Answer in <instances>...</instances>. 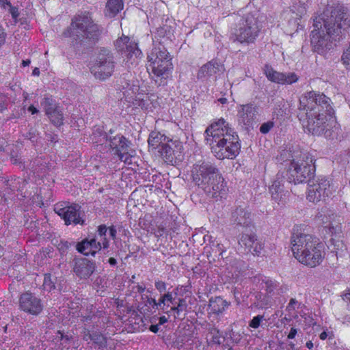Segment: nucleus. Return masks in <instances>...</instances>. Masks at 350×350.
Returning <instances> with one entry per match:
<instances>
[{
  "mask_svg": "<svg viewBox=\"0 0 350 350\" xmlns=\"http://www.w3.org/2000/svg\"><path fill=\"white\" fill-rule=\"evenodd\" d=\"M51 122L55 126H61L63 124L64 116L59 107L51 111L50 114H47Z\"/></svg>",
  "mask_w": 350,
  "mask_h": 350,
  "instance_id": "29",
  "label": "nucleus"
},
{
  "mask_svg": "<svg viewBox=\"0 0 350 350\" xmlns=\"http://www.w3.org/2000/svg\"><path fill=\"white\" fill-rule=\"evenodd\" d=\"M225 68L223 64L215 60H211L202 66L197 74V78L201 81H208L216 79V75L223 73Z\"/></svg>",
  "mask_w": 350,
  "mask_h": 350,
  "instance_id": "20",
  "label": "nucleus"
},
{
  "mask_svg": "<svg viewBox=\"0 0 350 350\" xmlns=\"http://www.w3.org/2000/svg\"><path fill=\"white\" fill-rule=\"evenodd\" d=\"M291 244L293 256L306 266L316 267L325 258V252L323 244L310 234L295 235L292 238Z\"/></svg>",
  "mask_w": 350,
  "mask_h": 350,
  "instance_id": "4",
  "label": "nucleus"
},
{
  "mask_svg": "<svg viewBox=\"0 0 350 350\" xmlns=\"http://www.w3.org/2000/svg\"><path fill=\"white\" fill-rule=\"evenodd\" d=\"M169 304H167L166 299L165 298V294L162 295L159 301H157V308L159 307L162 310H165V306L169 307Z\"/></svg>",
  "mask_w": 350,
  "mask_h": 350,
  "instance_id": "44",
  "label": "nucleus"
},
{
  "mask_svg": "<svg viewBox=\"0 0 350 350\" xmlns=\"http://www.w3.org/2000/svg\"><path fill=\"white\" fill-rule=\"evenodd\" d=\"M5 98L3 95H0V111H3L5 108Z\"/></svg>",
  "mask_w": 350,
  "mask_h": 350,
  "instance_id": "54",
  "label": "nucleus"
},
{
  "mask_svg": "<svg viewBox=\"0 0 350 350\" xmlns=\"http://www.w3.org/2000/svg\"><path fill=\"white\" fill-rule=\"evenodd\" d=\"M64 35L76 41L94 39L98 35V28L88 13H82L72 19L70 26L64 31Z\"/></svg>",
  "mask_w": 350,
  "mask_h": 350,
  "instance_id": "6",
  "label": "nucleus"
},
{
  "mask_svg": "<svg viewBox=\"0 0 350 350\" xmlns=\"http://www.w3.org/2000/svg\"><path fill=\"white\" fill-rule=\"evenodd\" d=\"M264 319L262 315H257L254 317L250 322V327L256 329L260 326L261 321Z\"/></svg>",
  "mask_w": 350,
  "mask_h": 350,
  "instance_id": "41",
  "label": "nucleus"
},
{
  "mask_svg": "<svg viewBox=\"0 0 350 350\" xmlns=\"http://www.w3.org/2000/svg\"><path fill=\"white\" fill-rule=\"evenodd\" d=\"M209 334L212 336L213 342L215 343H220V335L219 331L216 329H212L209 332Z\"/></svg>",
  "mask_w": 350,
  "mask_h": 350,
  "instance_id": "43",
  "label": "nucleus"
},
{
  "mask_svg": "<svg viewBox=\"0 0 350 350\" xmlns=\"http://www.w3.org/2000/svg\"><path fill=\"white\" fill-rule=\"evenodd\" d=\"M265 74L269 81L282 85H290L299 80L298 76L294 72H280L267 65L265 67Z\"/></svg>",
  "mask_w": 350,
  "mask_h": 350,
  "instance_id": "19",
  "label": "nucleus"
},
{
  "mask_svg": "<svg viewBox=\"0 0 350 350\" xmlns=\"http://www.w3.org/2000/svg\"><path fill=\"white\" fill-rule=\"evenodd\" d=\"M28 111L31 113V114H35L38 112V110L33 105H31L28 108Z\"/></svg>",
  "mask_w": 350,
  "mask_h": 350,
  "instance_id": "59",
  "label": "nucleus"
},
{
  "mask_svg": "<svg viewBox=\"0 0 350 350\" xmlns=\"http://www.w3.org/2000/svg\"><path fill=\"white\" fill-rule=\"evenodd\" d=\"M109 262L111 265H114L116 264V260L114 258H110L109 259Z\"/></svg>",
  "mask_w": 350,
  "mask_h": 350,
  "instance_id": "64",
  "label": "nucleus"
},
{
  "mask_svg": "<svg viewBox=\"0 0 350 350\" xmlns=\"http://www.w3.org/2000/svg\"><path fill=\"white\" fill-rule=\"evenodd\" d=\"M168 137L159 132H152L148 138V144L152 149L159 150Z\"/></svg>",
  "mask_w": 350,
  "mask_h": 350,
  "instance_id": "26",
  "label": "nucleus"
},
{
  "mask_svg": "<svg viewBox=\"0 0 350 350\" xmlns=\"http://www.w3.org/2000/svg\"><path fill=\"white\" fill-rule=\"evenodd\" d=\"M167 321H168V319L167 317H165V316H162V317H159L158 324L159 325H161L165 323L166 322H167Z\"/></svg>",
  "mask_w": 350,
  "mask_h": 350,
  "instance_id": "58",
  "label": "nucleus"
},
{
  "mask_svg": "<svg viewBox=\"0 0 350 350\" xmlns=\"http://www.w3.org/2000/svg\"><path fill=\"white\" fill-rule=\"evenodd\" d=\"M342 299L345 302L350 304V290H347L343 293Z\"/></svg>",
  "mask_w": 350,
  "mask_h": 350,
  "instance_id": "49",
  "label": "nucleus"
},
{
  "mask_svg": "<svg viewBox=\"0 0 350 350\" xmlns=\"http://www.w3.org/2000/svg\"><path fill=\"white\" fill-rule=\"evenodd\" d=\"M77 250L79 252L85 255H92L90 250V243L88 239H85L77 245Z\"/></svg>",
  "mask_w": 350,
  "mask_h": 350,
  "instance_id": "34",
  "label": "nucleus"
},
{
  "mask_svg": "<svg viewBox=\"0 0 350 350\" xmlns=\"http://www.w3.org/2000/svg\"><path fill=\"white\" fill-rule=\"evenodd\" d=\"M109 234L113 239L116 237V230L115 229L114 227L112 226L109 228Z\"/></svg>",
  "mask_w": 350,
  "mask_h": 350,
  "instance_id": "60",
  "label": "nucleus"
},
{
  "mask_svg": "<svg viewBox=\"0 0 350 350\" xmlns=\"http://www.w3.org/2000/svg\"><path fill=\"white\" fill-rule=\"evenodd\" d=\"M123 6L122 0H109L106 5L105 15L110 18L113 17L123 9Z\"/></svg>",
  "mask_w": 350,
  "mask_h": 350,
  "instance_id": "28",
  "label": "nucleus"
},
{
  "mask_svg": "<svg viewBox=\"0 0 350 350\" xmlns=\"http://www.w3.org/2000/svg\"><path fill=\"white\" fill-rule=\"evenodd\" d=\"M336 217V215L327 210L321 211L317 215V221L319 224L322 225L323 231L332 238L342 232L341 224Z\"/></svg>",
  "mask_w": 350,
  "mask_h": 350,
  "instance_id": "16",
  "label": "nucleus"
},
{
  "mask_svg": "<svg viewBox=\"0 0 350 350\" xmlns=\"http://www.w3.org/2000/svg\"><path fill=\"white\" fill-rule=\"evenodd\" d=\"M7 10L9 12V13L12 15V17L14 20V22L16 23L18 17L19 16L18 8L16 7H13L11 5Z\"/></svg>",
  "mask_w": 350,
  "mask_h": 350,
  "instance_id": "42",
  "label": "nucleus"
},
{
  "mask_svg": "<svg viewBox=\"0 0 350 350\" xmlns=\"http://www.w3.org/2000/svg\"><path fill=\"white\" fill-rule=\"evenodd\" d=\"M147 70L154 77L167 78L173 69L170 53L163 46L154 47L148 55Z\"/></svg>",
  "mask_w": 350,
  "mask_h": 350,
  "instance_id": "8",
  "label": "nucleus"
},
{
  "mask_svg": "<svg viewBox=\"0 0 350 350\" xmlns=\"http://www.w3.org/2000/svg\"><path fill=\"white\" fill-rule=\"evenodd\" d=\"M165 298L166 299V303L167 302H169V303H171L172 304H174V297L173 296V294L172 292H167L166 293H165Z\"/></svg>",
  "mask_w": 350,
  "mask_h": 350,
  "instance_id": "47",
  "label": "nucleus"
},
{
  "mask_svg": "<svg viewBox=\"0 0 350 350\" xmlns=\"http://www.w3.org/2000/svg\"><path fill=\"white\" fill-rule=\"evenodd\" d=\"M256 241L257 239L254 234H243L240 240V243L244 245L250 250Z\"/></svg>",
  "mask_w": 350,
  "mask_h": 350,
  "instance_id": "33",
  "label": "nucleus"
},
{
  "mask_svg": "<svg viewBox=\"0 0 350 350\" xmlns=\"http://www.w3.org/2000/svg\"><path fill=\"white\" fill-rule=\"evenodd\" d=\"M313 27L310 34L311 46L314 51L325 55L333 49L335 37L342 30L349 28L350 14L347 8L342 6L331 10L327 9L314 18Z\"/></svg>",
  "mask_w": 350,
  "mask_h": 350,
  "instance_id": "1",
  "label": "nucleus"
},
{
  "mask_svg": "<svg viewBox=\"0 0 350 350\" xmlns=\"http://www.w3.org/2000/svg\"><path fill=\"white\" fill-rule=\"evenodd\" d=\"M5 40V33L3 29L0 27V46L4 44Z\"/></svg>",
  "mask_w": 350,
  "mask_h": 350,
  "instance_id": "48",
  "label": "nucleus"
},
{
  "mask_svg": "<svg viewBox=\"0 0 350 350\" xmlns=\"http://www.w3.org/2000/svg\"><path fill=\"white\" fill-rule=\"evenodd\" d=\"M107 232V228L105 225H100L98 228V233L94 237L97 239H99L102 241L103 248H107L109 246V242L106 238V233Z\"/></svg>",
  "mask_w": 350,
  "mask_h": 350,
  "instance_id": "32",
  "label": "nucleus"
},
{
  "mask_svg": "<svg viewBox=\"0 0 350 350\" xmlns=\"http://www.w3.org/2000/svg\"><path fill=\"white\" fill-rule=\"evenodd\" d=\"M228 306L229 304L226 300L221 297H215L210 299L208 308L211 312L219 314L221 313Z\"/></svg>",
  "mask_w": 350,
  "mask_h": 350,
  "instance_id": "27",
  "label": "nucleus"
},
{
  "mask_svg": "<svg viewBox=\"0 0 350 350\" xmlns=\"http://www.w3.org/2000/svg\"><path fill=\"white\" fill-rule=\"evenodd\" d=\"M193 182L213 198L222 197L226 191V183L218 170L211 163L196 164L192 170Z\"/></svg>",
  "mask_w": 350,
  "mask_h": 350,
  "instance_id": "5",
  "label": "nucleus"
},
{
  "mask_svg": "<svg viewBox=\"0 0 350 350\" xmlns=\"http://www.w3.org/2000/svg\"><path fill=\"white\" fill-rule=\"evenodd\" d=\"M148 303L149 305L152 306V307H156L157 308V301H156L155 299H153V298L148 299Z\"/></svg>",
  "mask_w": 350,
  "mask_h": 350,
  "instance_id": "57",
  "label": "nucleus"
},
{
  "mask_svg": "<svg viewBox=\"0 0 350 350\" xmlns=\"http://www.w3.org/2000/svg\"><path fill=\"white\" fill-rule=\"evenodd\" d=\"M256 108L252 104L241 105L238 108L239 121L245 125H250L254 120Z\"/></svg>",
  "mask_w": 350,
  "mask_h": 350,
  "instance_id": "21",
  "label": "nucleus"
},
{
  "mask_svg": "<svg viewBox=\"0 0 350 350\" xmlns=\"http://www.w3.org/2000/svg\"><path fill=\"white\" fill-rule=\"evenodd\" d=\"M43 287L45 290L51 291L52 289L55 288L54 282L51 280V277L50 275H45L43 282Z\"/></svg>",
  "mask_w": 350,
  "mask_h": 350,
  "instance_id": "37",
  "label": "nucleus"
},
{
  "mask_svg": "<svg viewBox=\"0 0 350 350\" xmlns=\"http://www.w3.org/2000/svg\"><path fill=\"white\" fill-rule=\"evenodd\" d=\"M32 75H33V76H39V75H40V70H39V68H35L33 70Z\"/></svg>",
  "mask_w": 350,
  "mask_h": 350,
  "instance_id": "62",
  "label": "nucleus"
},
{
  "mask_svg": "<svg viewBox=\"0 0 350 350\" xmlns=\"http://www.w3.org/2000/svg\"><path fill=\"white\" fill-rule=\"evenodd\" d=\"M0 5L7 10L11 5V3L8 0H0Z\"/></svg>",
  "mask_w": 350,
  "mask_h": 350,
  "instance_id": "51",
  "label": "nucleus"
},
{
  "mask_svg": "<svg viewBox=\"0 0 350 350\" xmlns=\"http://www.w3.org/2000/svg\"><path fill=\"white\" fill-rule=\"evenodd\" d=\"M41 106L43 107L46 115L50 114L51 111L58 107L51 96H45L41 102Z\"/></svg>",
  "mask_w": 350,
  "mask_h": 350,
  "instance_id": "31",
  "label": "nucleus"
},
{
  "mask_svg": "<svg viewBox=\"0 0 350 350\" xmlns=\"http://www.w3.org/2000/svg\"><path fill=\"white\" fill-rule=\"evenodd\" d=\"M109 145L113 152L117 154L120 152L126 151L129 146V141L122 135H118L107 139Z\"/></svg>",
  "mask_w": 350,
  "mask_h": 350,
  "instance_id": "23",
  "label": "nucleus"
},
{
  "mask_svg": "<svg viewBox=\"0 0 350 350\" xmlns=\"http://www.w3.org/2000/svg\"><path fill=\"white\" fill-rule=\"evenodd\" d=\"M205 139L219 159H234L239 153L241 144L237 133L224 118L213 121L205 131Z\"/></svg>",
  "mask_w": 350,
  "mask_h": 350,
  "instance_id": "3",
  "label": "nucleus"
},
{
  "mask_svg": "<svg viewBox=\"0 0 350 350\" xmlns=\"http://www.w3.org/2000/svg\"><path fill=\"white\" fill-rule=\"evenodd\" d=\"M116 155L118 156L121 161L128 164L131 163L132 155L128 152V149L126 151L120 152Z\"/></svg>",
  "mask_w": 350,
  "mask_h": 350,
  "instance_id": "38",
  "label": "nucleus"
},
{
  "mask_svg": "<svg viewBox=\"0 0 350 350\" xmlns=\"http://www.w3.org/2000/svg\"><path fill=\"white\" fill-rule=\"evenodd\" d=\"M256 298L257 305L260 308H266L271 304V295L269 294L265 295L262 293H259L256 295Z\"/></svg>",
  "mask_w": 350,
  "mask_h": 350,
  "instance_id": "30",
  "label": "nucleus"
},
{
  "mask_svg": "<svg viewBox=\"0 0 350 350\" xmlns=\"http://www.w3.org/2000/svg\"><path fill=\"white\" fill-rule=\"evenodd\" d=\"M99 134H100V135H99L100 139H94V138H92V142H93L94 143H96V144H98V143H102V142H103L104 139H106V136H105V134H103V133H99Z\"/></svg>",
  "mask_w": 350,
  "mask_h": 350,
  "instance_id": "52",
  "label": "nucleus"
},
{
  "mask_svg": "<svg viewBox=\"0 0 350 350\" xmlns=\"http://www.w3.org/2000/svg\"><path fill=\"white\" fill-rule=\"evenodd\" d=\"M259 16L260 14L258 13L244 16L233 33L234 40L241 44L253 43L258 36L262 27Z\"/></svg>",
  "mask_w": 350,
  "mask_h": 350,
  "instance_id": "9",
  "label": "nucleus"
},
{
  "mask_svg": "<svg viewBox=\"0 0 350 350\" xmlns=\"http://www.w3.org/2000/svg\"><path fill=\"white\" fill-rule=\"evenodd\" d=\"M155 287L160 292L162 293L166 290V284L164 282L158 280L155 282Z\"/></svg>",
  "mask_w": 350,
  "mask_h": 350,
  "instance_id": "46",
  "label": "nucleus"
},
{
  "mask_svg": "<svg viewBox=\"0 0 350 350\" xmlns=\"http://www.w3.org/2000/svg\"><path fill=\"white\" fill-rule=\"evenodd\" d=\"M170 312H174L178 315L180 314V312H181L182 311L180 310H179V308H178V306L176 305V306L171 307L170 310L166 311L165 312L167 314H169Z\"/></svg>",
  "mask_w": 350,
  "mask_h": 350,
  "instance_id": "53",
  "label": "nucleus"
},
{
  "mask_svg": "<svg viewBox=\"0 0 350 350\" xmlns=\"http://www.w3.org/2000/svg\"><path fill=\"white\" fill-rule=\"evenodd\" d=\"M328 336L329 334L325 331L323 332L319 336L320 338L323 340H325Z\"/></svg>",
  "mask_w": 350,
  "mask_h": 350,
  "instance_id": "61",
  "label": "nucleus"
},
{
  "mask_svg": "<svg viewBox=\"0 0 350 350\" xmlns=\"http://www.w3.org/2000/svg\"><path fill=\"white\" fill-rule=\"evenodd\" d=\"M30 63H31V61L29 59H26V60H23L22 62V65H23V66L25 67V66H29Z\"/></svg>",
  "mask_w": 350,
  "mask_h": 350,
  "instance_id": "63",
  "label": "nucleus"
},
{
  "mask_svg": "<svg viewBox=\"0 0 350 350\" xmlns=\"http://www.w3.org/2000/svg\"><path fill=\"white\" fill-rule=\"evenodd\" d=\"M114 68L113 57L107 49H102L91 66V72L96 78L105 80L111 75Z\"/></svg>",
  "mask_w": 350,
  "mask_h": 350,
  "instance_id": "11",
  "label": "nucleus"
},
{
  "mask_svg": "<svg viewBox=\"0 0 350 350\" xmlns=\"http://www.w3.org/2000/svg\"><path fill=\"white\" fill-rule=\"evenodd\" d=\"M122 94L127 102L131 103L135 107L152 109L154 107V101L156 96L148 94L144 87H140L139 81H133L132 83H126V86H123Z\"/></svg>",
  "mask_w": 350,
  "mask_h": 350,
  "instance_id": "10",
  "label": "nucleus"
},
{
  "mask_svg": "<svg viewBox=\"0 0 350 350\" xmlns=\"http://www.w3.org/2000/svg\"><path fill=\"white\" fill-rule=\"evenodd\" d=\"M235 222L241 226H248L252 220V214L245 208L239 207L232 213Z\"/></svg>",
  "mask_w": 350,
  "mask_h": 350,
  "instance_id": "24",
  "label": "nucleus"
},
{
  "mask_svg": "<svg viewBox=\"0 0 350 350\" xmlns=\"http://www.w3.org/2000/svg\"><path fill=\"white\" fill-rule=\"evenodd\" d=\"M262 288L265 290L267 294H269L272 296L273 291L277 286L275 281L269 279H267L263 280L262 283Z\"/></svg>",
  "mask_w": 350,
  "mask_h": 350,
  "instance_id": "35",
  "label": "nucleus"
},
{
  "mask_svg": "<svg viewBox=\"0 0 350 350\" xmlns=\"http://www.w3.org/2000/svg\"><path fill=\"white\" fill-rule=\"evenodd\" d=\"M183 150V146L181 142L168 138L158 151L166 162H172L174 159H180Z\"/></svg>",
  "mask_w": 350,
  "mask_h": 350,
  "instance_id": "18",
  "label": "nucleus"
},
{
  "mask_svg": "<svg viewBox=\"0 0 350 350\" xmlns=\"http://www.w3.org/2000/svg\"><path fill=\"white\" fill-rule=\"evenodd\" d=\"M54 211L64 221L66 225L84 224L81 217L80 206L77 204L58 203L55 204Z\"/></svg>",
  "mask_w": 350,
  "mask_h": 350,
  "instance_id": "14",
  "label": "nucleus"
},
{
  "mask_svg": "<svg viewBox=\"0 0 350 350\" xmlns=\"http://www.w3.org/2000/svg\"><path fill=\"white\" fill-rule=\"evenodd\" d=\"M19 307L21 310L26 313L38 315L42 312L43 304L40 298L27 292L21 295Z\"/></svg>",
  "mask_w": 350,
  "mask_h": 350,
  "instance_id": "17",
  "label": "nucleus"
},
{
  "mask_svg": "<svg viewBox=\"0 0 350 350\" xmlns=\"http://www.w3.org/2000/svg\"><path fill=\"white\" fill-rule=\"evenodd\" d=\"M292 157L287 170L288 179L295 184L302 183L312 174L314 160L308 152H301Z\"/></svg>",
  "mask_w": 350,
  "mask_h": 350,
  "instance_id": "7",
  "label": "nucleus"
},
{
  "mask_svg": "<svg viewBox=\"0 0 350 350\" xmlns=\"http://www.w3.org/2000/svg\"><path fill=\"white\" fill-rule=\"evenodd\" d=\"M159 324L157 325H151L149 327L150 331H151L153 333H157L159 331Z\"/></svg>",
  "mask_w": 350,
  "mask_h": 350,
  "instance_id": "56",
  "label": "nucleus"
},
{
  "mask_svg": "<svg viewBox=\"0 0 350 350\" xmlns=\"http://www.w3.org/2000/svg\"><path fill=\"white\" fill-rule=\"evenodd\" d=\"M116 49L125 56V61L130 64H137L142 58V53L137 44L127 36H122L115 42Z\"/></svg>",
  "mask_w": 350,
  "mask_h": 350,
  "instance_id": "12",
  "label": "nucleus"
},
{
  "mask_svg": "<svg viewBox=\"0 0 350 350\" xmlns=\"http://www.w3.org/2000/svg\"><path fill=\"white\" fill-rule=\"evenodd\" d=\"M292 5L289 10L283 13L284 20H286L288 29L287 31L292 33L293 31H297L299 25V21L306 13V6L299 0H291Z\"/></svg>",
  "mask_w": 350,
  "mask_h": 350,
  "instance_id": "15",
  "label": "nucleus"
},
{
  "mask_svg": "<svg viewBox=\"0 0 350 350\" xmlns=\"http://www.w3.org/2000/svg\"><path fill=\"white\" fill-rule=\"evenodd\" d=\"M90 243V250L92 251V256H94L97 252L100 251L103 247L102 241L97 239L96 237L92 238L89 240Z\"/></svg>",
  "mask_w": 350,
  "mask_h": 350,
  "instance_id": "36",
  "label": "nucleus"
},
{
  "mask_svg": "<svg viewBox=\"0 0 350 350\" xmlns=\"http://www.w3.org/2000/svg\"><path fill=\"white\" fill-rule=\"evenodd\" d=\"M297 304V301L295 299H291L290 300V302L288 305V308L289 310L291 309H294L295 308V305Z\"/></svg>",
  "mask_w": 350,
  "mask_h": 350,
  "instance_id": "55",
  "label": "nucleus"
},
{
  "mask_svg": "<svg viewBox=\"0 0 350 350\" xmlns=\"http://www.w3.org/2000/svg\"><path fill=\"white\" fill-rule=\"evenodd\" d=\"M176 305L178 306V308H179V310H180L182 312L187 310V304L185 299H178L177 303H176Z\"/></svg>",
  "mask_w": 350,
  "mask_h": 350,
  "instance_id": "45",
  "label": "nucleus"
},
{
  "mask_svg": "<svg viewBox=\"0 0 350 350\" xmlns=\"http://www.w3.org/2000/svg\"><path fill=\"white\" fill-rule=\"evenodd\" d=\"M329 98L324 94L314 91L306 92L300 98L299 118L304 129L312 135L323 133L328 121L333 117V109L329 104Z\"/></svg>",
  "mask_w": 350,
  "mask_h": 350,
  "instance_id": "2",
  "label": "nucleus"
},
{
  "mask_svg": "<svg viewBox=\"0 0 350 350\" xmlns=\"http://www.w3.org/2000/svg\"><path fill=\"white\" fill-rule=\"evenodd\" d=\"M297 333V329L295 327H292L290 330V332L288 334V338L293 339L295 337Z\"/></svg>",
  "mask_w": 350,
  "mask_h": 350,
  "instance_id": "50",
  "label": "nucleus"
},
{
  "mask_svg": "<svg viewBox=\"0 0 350 350\" xmlns=\"http://www.w3.org/2000/svg\"><path fill=\"white\" fill-rule=\"evenodd\" d=\"M94 270V265L93 262L86 260L81 259L75 262L74 267L75 272L80 278L89 277Z\"/></svg>",
  "mask_w": 350,
  "mask_h": 350,
  "instance_id": "22",
  "label": "nucleus"
},
{
  "mask_svg": "<svg viewBox=\"0 0 350 350\" xmlns=\"http://www.w3.org/2000/svg\"><path fill=\"white\" fill-rule=\"evenodd\" d=\"M330 194V183L325 178H318L308 185L307 199L311 202L324 201Z\"/></svg>",
  "mask_w": 350,
  "mask_h": 350,
  "instance_id": "13",
  "label": "nucleus"
},
{
  "mask_svg": "<svg viewBox=\"0 0 350 350\" xmlns=\"http://www.w3.org/2000/svg\"><path fill=\"white\" fill-rule=\"evenodd\" d=\"M282 186V178L281 177H277V179L273 182L269 188L273 200H274L278 204L282 202V199L285 196Z\"/></svg>",
  "mask_w": 350,
  "mask_h": 350,
  "instance_id": "25",
  "label": "nucleus"
},
{
  "mask_svg": "<svg viewBox=\"0 0 350 350\" xmlns=\"http://www.w3.org/2000/svg\"><path fill=\"white\" fill-rule=\"evenodd\" d=\"M262 249V244L257 240L253 246L250 249L249 252H250L254 255L258 256L261 253Z\"/></svg>",
  "mask_w": 350,
  "mask_h": 350,
  "instance_id": "39",
  "label": "nucleus"
},
{
  "mask_svg": "<svg viewBox=\"0 0 350 350\" xmlns=\"http://www.w3.org/2000/svg\"><path fill=\"white\" fill-rule=\"evenodd\" d=\"M274 126V122L273 121H268L262 124L260 127V133L263 134L268 133L271 129Z\"/></svg>",
  "mask_w": 350,
  "mask_h": 350,
  "instance_id": "40",
  "label": "nucleus"
}]
</instances>
